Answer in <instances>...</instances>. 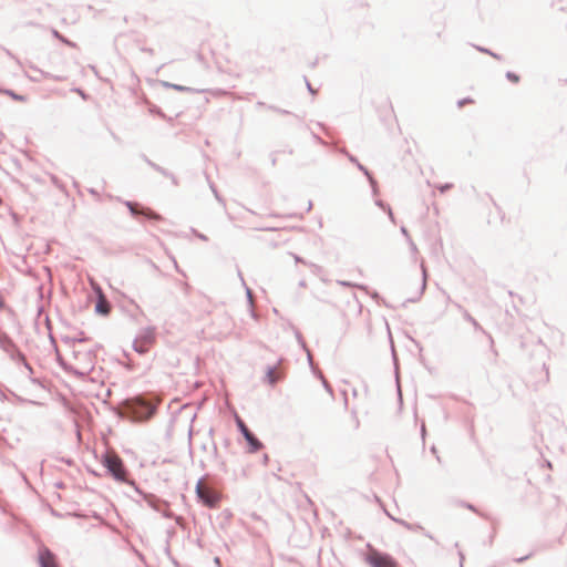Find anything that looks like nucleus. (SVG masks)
<instances>
[{"mask_svg": "<svg viewBox=\"0 0 567 567\" xmlns=\"http://www.w3.org/2000/svg\"><path fill=\"white\" fill-rule=\"evenodd\" d=\"M110 473L118 481H125L126 471L122 460L114 452H107L103 461Z\"/></svg>", "mask_w": 567, "mask_h": 567, "instance_id": "f257e3e1", "label": "nucleus"}, {"mask_svg": "<svg viewBox=\"0 0 567 567\" xmlns=\"http://www.w3.org/2000/svg\"><path fill=\"white\" fill-rule=\"evenodd\" d=\"M365 560L371 567H399L396 560L392 556L377 549H370Z\"/></svg>", "mask_w": 567, "mask_h": 567, "instance_id": "f03ea898", "label": "nucleus"}, {"mask_svg": "<svg viewBox=\"0 0 567 567\" xmlns=\"http://www.w3.org/2000/svg\"><path fill=\"white\" fill-rule=\"evenodd\" d=\"M196 493L198 498L208 507H215L219 501L218 494L203 481L197 483Z\"/></svg>", "mask_w": 567, "mask_h": 567, "instance_id": "7ed1b4c3", "label": "nucleus"}, {"mask_svg": "<svg viewBox=\"0 0 567 567\" xmlns=\"http://www.w3.org/2000/svg\"><path fill=\"white\" fill-rule=\"evenodd\" d=\"M39 559L41 567H58L53 554L48 549H44L40 553Z\"/></svg>", "mask_w": 567, "mask_h": 567, "instance_id": "20e7f679", "label": "nucleus"}, {"mask_svg": "<svg viewBox=\"0 0 567 567\" xmlns=\"http://www.w3.org/2000/svg\"><path fill=\"white\" fill-rule=\"evenodd\" d=\"M266 377L270 384H275L284 378V371L279 365L271 367L268 369Z\"/></svg>", "mask_w": 567, "mask_h": 567, "instance_id": "39448f33", "label": "nucleus"}, {"mask_svg": "<svg viewBox=\"0 0 567 567\" xmlns=\"http://www.w3.org/2000/svg\"><path fill=\"white\" fill-rule=\"evenodd\" d=\"M246 441L248 442L250 446V452H257L262 447V444L254 436V434L250 432L245 436Z\"/></svg>", "mask_w": 567, "mask_h": 567, "instance_id": "423d86ee", "label": "nucleus"}, {"mask_svg": "<svg viewBox=\"0 0 567 567\" xmlns=\"http://www.w3.org/2000/svg\"><path fill=\"white\" fill-rule=\"evenodd\" d=\"M96 311L101 315H107L110 312V305L102 295L96 303Z\"/></svg>", "mask_w": 567, "mask_h": 567, "instance_id": "0eeeda50", "label": "nucleus"}, {"mask_svg": "<svg viewBox=\"0 0 567 567\" xmlns=\"http://www.w3.org/2000/svg\"><path fill=\"white\" fill-rule=\"evenodd\" d=\"M128 207H130L132 213H134V214L140 213V210H137L135 204H128ZM141 214H144V215H146L150 218H155V219L159 218V216L157 214H155L154 212H152L151 209L141 210Z\"/></svg>", "mask_w": 567, "mask_h": 567, "instance_id": "6e6552de", "label": "nucleus"}, {"mask_svg": "<svg viewBox=\"0 0 567 567\" xmlns=\"http://www.w3.org/2000/svg\"><path fill=\"white\" fill-rule=\"evenodd\" d=\"M137 406L141 409V411L145 414V416H151L153 414V409L148 403L145 402H138Z\"/></svg>", "mask_w": 567, "mask_h": 567, "instance_id": "1a4fd4ad", "label": "nucleus"}, {"mask_svg": "<svg viewBox=\"0 0 567 567\" xmlns=\"http://www.w3.org/2000/svg\"><path fill=\"white\" fill-rule=\"evenodd\" d=\"M153 337H148L147 340L145 341V346L144 344H141L138 346V342L135 343V349L138 351V352H145L147 350V347L151 346L153 343Z\"/></svg>", "mask_w": 567, "mask_h": 567, "instance_id": "9d476101", "label": "nucleus"}, {"mask_svg": "<svg viewBox=\"0 0 567 567\" xmlns=\"http://www.w3.org/2000/svg\"><path fill=\"white\" fill-rule=\"evenodd\" d=\"M3 93L7 94L8 96H10L11 99H13L14 101H19V102H24L25 101L24 96L19 95L17 93H14L13 91L6 90V91H3Z\"/></svg>", "mask_w": 567, "mask_h": 567, "instance_id": "9b49d317", "label": "nucleus"}, {"mask_svg": "<svg viewBox=\"0 0 567 567\" xmlns=\"http://www.w3.org/2000/svg\"><path fill=\"white\" fill-rule=\"evenodd\" d=\"M236 421H237V425L244 436H246L247 434L250 433V431L248 430V427L246 426V424L244 423V421L241 419L237 417Z\"/></svg>", "mask_w": 567, "mask_h": 567, "instance_id": "f8f14e48", "label": "nucleus"}, {"mask_svg": "<svg viewBox=\"0 0 567 567\" xmlns=\"http://www.w3.org/2000/svg\"><path fill=\"white\" fill-rule=\"evenodd\" d=\"M507 79L512 81L513 83H517L519 81V76L515 73L508 72Z\"/></svg>", "mask_w": 567, "mask_h": 567, "instance_id": "ddd939ff", "label": "nucleus"}, {"mask_svg": "<svg viewBox=\"0 0 567 567\" xmlns=\"http://www.w3.org/2000/svg\"><path fill=\"white\" fill-rule=\"evenodd\" d=\"M437 188H439V190H440L441 193H443V192H445L446 189L451 188V185L439 186Z\"/></svg>", "mask_w": 567, "mask_h": 567, "instance_id": "4468645a", "label": "nucleus"}, {"mask_svg": "<svg viewBox=\"0 0 567 567\" xmlns=\"http://www.w3.org/2000/svg\"><path fill=\"white\" fill-rule=\"evenodd\" d=\"M173 87L176 89V90H179V91L184 90V87L179 86V85H173Z\"/></svg>", "mask_w": 567, "mask_h": 567, "instance_id": "2eb2a0df", "label": "nucleus"}, {"mask_svg": "<svg viewBox=\"0 0 567 567\" xmlns=\"http://www.w3.org/2000/svg\"><path fill=\"white\" fill-rule=\"evenodd\" d=\"M78 93H79L81 96H83V97H84V94L82 93V91H80V90H79V91H78Z\"/></svg>", "mask_w": 567, "mask_h": 567, "instance_id": "dca6fc26", "label": "nucleus"}]
</instances>
